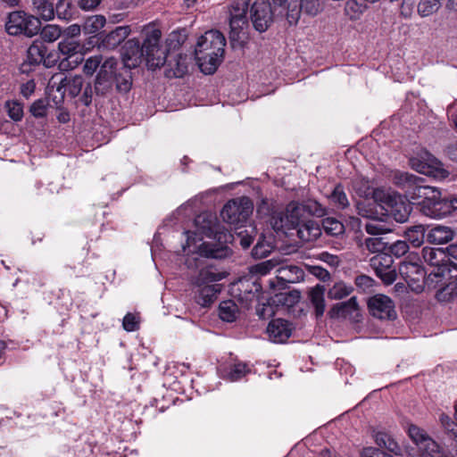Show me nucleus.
Wrapping results in <instances>:
<instances>
[{
    "label": "nucleus",
    "mask_w": 457,
    "mask_h": 457,
    "mask_svg": "<svg viewBox=\"0 0 457 457\" xmlns=\"http://www.w3.org/2000/svg\"><path fill=\"white\" fill-rule=\"evenodd\" d=\"M358 303L356 297H351L348 301L336 304L329 311L331 318H353L358 315Z\"/></svg>",
    "instance_id": "25"
},
{
    "label": "nucleus",
    "mask_w": 457,
    "mask_h": 457,
    "mask_svg": "<svg viewBox=\"0 0 457 457\" xmlns=\"http://www.w3.org/2000/svg\"><path fill=\"white\" fill-rule=\"evenodd\" d=\"M102 63V56L95 55L87 58L83 65V72L87 76H92Z\"/></svg>",
    "instance_id": "50"
},
{
    "label": "nucleus",
    "mask_w": 457,
    "mask_h": 457,
    "mask_svg": "<svg viewBox=\"0 0 457 457\" xmlns=\"http://www.w3.org/2000/svg\"><path fill=\"white\" fill-rule=\"evenodd\" d=\"M121 56L122 62L127 68L133 69L137 67L145 56L140 42L137 39L128 40L123 46Z\"/></svg>",
    "instance_id": "19"
},
{
    "label": "nucleus",
    "mask_w": 457,
    "mask_h": 457,
    "mask_svg": "<svg viewBox=\"0 0 457 457\" xmlns=\"http://www.w3.org/2000/svg\"><path fill=\"white\" fill-rule=\"evenodd\" d=\"M302 11L303 10L301 6L299 0H293L288 4L287 19L289 24L293 25L297 23Z\"/></svg>",
    "instance_id": "47"
},
{
    "label": "nucleus",
    "mask_w": 457,
    "mask_h": 457,
    "mask_svg": "<svg viewBox=\"0 0 457 457\" xmlns=\"http://www.w3.org/2000/svg\"><path fill=\"white\" fill-rule=\"evenodd\" d=\"M62 35V29L56 25H47L41 32L42 38L46 42H54Z\"/></svg>",
    "instance_id": "49"
},
{
    "label": "nucleus",
    "mask_w": 457,
    "mask_h": 457,
    "mask_svg": "<svg viewBox=\"0 0 457 457\" xmlns=\"http://www.w3.org/2000/svg\"><path fill=\"white\" fill-rule=\"evenodd\" d=\"M225 45V37L218 30H209L198 38L195 54L202 72H215L223 58Z\"/></svg>",
    "instance_id": "2"
},
{
    "label": "nucleus",
    "mask_w": 457,
    "mask_h": 457,
    "mask_svg": "<svg viewBox=\"0 0 457 457\" xmlns=\"http://www.w3.org/2000/svg\"><path fill=\"white\" fill-rule=\"evenodd\" d=\"M370 314L379 320H392L396 318L395 303L385 295H375L368 301Z\"/></svg>",
    "instance_id": "15"
},
{
    "label": "nucleus",
    "mask_w": 457,
    "mask_h": 457,
    "mask_svg": "<svg viewBox=\"0 0 457 457\" xmlns=\"http://www.w3.org/2000/svg\"><path fill=\"white\" fill-rule=\"evenodd\" d=\"M325 287L321 285H317L314 287L311 288L309 292V298L315 308V313L317 317H320L323 315L325 312Z\"/></svg>",
    "instance_id": "30"
},
{
    "label": "nucleus",
    "mask_w": 457,
    "mask_h": 457,
    "mask_svg": "<svg viewBox=\"0 0 457 457\" xmlns=\"http://www.w3.org/2000/svg\"><path fill=\"white\" fill-rule=\"evenodd\" d=\"M46 54V47L42 42L35 41L28 49V60L32 64H39L41 62L44 65L50 67L55 62L51 60V54Z\"/></svg>",
    "instance_id": "24"
},
{
    "label": "nucleus",
    "mask_w": 457,
    "mask_h": 457,
    "mask_svg": "<svg viewBox=\"0 0 457 457\" xmlns=\"http://www.w3.org/2000/svg\"><path fill=\"white\" fill-rule=\"evenodd\" d=\"M83 85L84 79L82 76H65L60 79L58 85L56 86V90L62 95H64L66 92H68L71 97H75L79 96L82 90Z\"/></svg>",
    "instance_id": "22"
},
{
    "label": "nucleus",
    "mask_w": 457,
    "mask_h": 457,
    "mask_svg": "<svg viewBox=\"0 0 457 457\" xmlns=\"http://www.w3.org/2000/svg\"><path fill=\"white\" fill-rule=\"evenodd\" d=\"M406 239L415 247L420 246L425 238V228L422 225H415L405 230Z\"/></svg>",
    "instance_id": "35"
},
{
    "label": "nucleus",
    "mask_w": 457,
    "mask_h": 457,
    "mask_svg": "<svg viewBox=\"0 0 457 457\" xmlns=\"http://www.w3.org/2000/svg\"><path fill=\"white\" fill-rule=\"evenodd\" d=\"M392 263V257L386 253L376 254L370 260V264L371 268L375 270L376 274H378L391 268Z\"/></svg>",
    "instance_id": "37"
},
{
    "label": "nucleus",
    "mask_w": 457,
    "mask_h": 457,
    "mask_svg": "<svg viewBox=\"0 0 457 457\" xmlns=\"http://www.w3.org/2000/svg\"><path fill=\"white\" fill-rule=\"evenodd\" d=\"M361 246L363 249L372 253H383L386 248V243L381 237H368L364 240Z\"/></svg>",
    "instance_id": "44"
},
{
    "label": "nucleus",
    "mask_w": 457,
    "mask_h": 457,
    "mask_svg": "<svg viewBox=\"0 0 457 457\" xmlns=\"http://www.w3.org/2000/svg\"><path fill=\"white\" fill-rule=\"evenodd\" d=\"M306 209L314 215H323V210L320 208V205L316 202L309 203L307 205L291 202L287 204L284 212H275L272 215L270 224L273 229L285 234H287L290 230H295L300 222H302Z\"/></svg>",
    "instance_id": "3"
},
{
    "label": "nucleus",
    "mask_w": 457,
    "mask_h": 457,
    "mask_svg": "<svg viewBox=\"0 0 457 457\" xmlns=\"http://www.w3.org/2000/svg\"><path fill=\"white\" fill-rule=\"evenodd\" d=\"M116 65V59L112 57L107 58L102 63L95 81V92L96 95L105 96L112 90Z\"/></svg>",
    "instance_id": "14"
},
{
    "label": "nucleus",
    "mask_w": 457,
    "mask_h": 457,
    "mask_svg": "<svg viewBox=\"0 0 457 457\" xmlns=\"http://www.w3.org/2000/svg\"><path fill=\"white\" fill-rule=\"evenodd\" d=\"M439 420L442 427L446 430V432L454 436V449L455 454L457 456V428L455 422L453 421V420L445 413L440 414Z\"/></svg>",
    "instance_id": "46"
},
{
    "label": "nucleus",
    "mask_w": 457,
    "mask_h": 457,
    "mask_svg": "<svg viewBox=\"0 0 457 457\" xmlns=\"http://www.w3.org/2000/svg\"><path fill=\"white\" fill-rule=\"evenodd\" d=\"M81 28L78 24H72L66 28L62 33V38H75L80 35Z\"/></svg>",
    "instance_id": "62"
},
{
    "label": "nucleus",
    "mask_w": 457,
    "mask_h": 457,
    "mask_svg": "<svg viewBox=\"0 0 457 457\" xmlns=\"http://www.w3.org/2000/svg\"><path fill=\"white\" fill-rule=\"evenodd\" d=\"M442 0H420L418 4V13L421 17H428L440 8Z\"/></svg>",
    "instance_id": "41"
},
{
    "label": "nucleus",
    "mask_w": 457,
    "mask_h": 457,
    "mask_svg": "<svg viewBox=\"0 0 457 457\" xmlns=\"http://www.w3.org/2000/svg\"><path fill=\"white\" fill-rule=\"evenodd\" d=\"M373 283L374 280L366 275H360L355 278V285L363 291L371 288L373 287Z\"/></svg>",
    "instance_id": "59"
},
{
    "label": "nucleus",
    "mask_w": 457,
    "mask_h": 457,
    "mask_svg": "<svg viewBox=\"0 0 457 457\" xmlns=\"http://www.w3.org/2000/svg\"><path fill=\"white\" fill-rule=\"evenodd\" d=\"M352 187L354 193L367 200L370 196L373 197V189L370 186V183L368 179L362 177L355 178L352 182Z\"/></svg>",
    "instance_id": "33"
},
{
    "label": "nucleus",
    "mask_w": 457,
    "mask_h": 457,
    "mask_svg": "<svg viewBox=\"0 0 457 457\" xmlns=\"http://www.w3.org/2000/svg\"><path fill=\"white\" fill-rule=\"evenodd\" d=\"M32 11L45 21H51L54 17V8L48 0H31Z\"/></svg>",
    "instance_id": "32"
},
{
    "label": "nucleus",
    "mask_w": 457,
    "mask_h": 457,
    "mask_svg": "<svg viewBox=\"0 0 457 457\" xmlns=\"http://www.w3.org/2000/svg\"><path fill=\"white\" fill-rule=\"evenodd\" d=\"M328 197L330 204L337 209L344 210L350 205L347 195L341 185H337Z\"/></svg>",
    "instance_id": "34"
},
{
    "label": "nucleus",
    "mask_w": 457,
    "mask_h": 457,
    "mask_svg": "<svg viewBox=\"0 0 457 457\" xmlns=\"http://www.w3.org/2000/svg\"><path fill=\"white\" fill-rule=\"evenodd\" d=\"M365 230L368 234L373 236L383 235L390 231L385 225L378 222L377 220H371L367 222L365 224Z\"/></svg>",
    "instance_id": "52"
},
{
    "label": "nucleus",
    "mask_w": 457,
    "mask_h": 457,
    "mask_svg": "<svg viewBox=\"0 0 457 457\" xmlns=\"http://www.w3.org/2000/svg\"><path fill=\"white\" fill-rule=\"evenodd\" d=\"M410 165L419 173L433 177L438 180L446 179L450 174L439 160L424 150L417 156L410 159Z\"/></svg>",
    "instance_id": "8"
},
{
    "label": "nucleus",
    "mask_w": 457,
    "mask_h": 457,
    "mask_svg": "<svg viewBox=\"0 0 457 457\" xmlns=\"http://www.w3.org/2000/svg\"><path fill=\"white\" fill-rule=\"evenodd\" d=\"M253 203L245 196L228 201L221 210L222 220L236 227L241 228L253 212Z\"/></svg>",
    "instance_id": "7"
},
{
    "label": "nucleus",
    "mask_w": 457,
    "mask_h": 457,
    "mask_svg": "<svg viewBox=\"0 0 457 457\" xmlns=\"http://www.w3.org/2000/svg\"><path fill=\"white\" fill-rule=\"evenodd\" d=\"M418 178L419 177L408 172L396 171L394 173L393 182L395 185L402 187L406 194L407 189H410V187L416 183Z\"/></svg>",
    "instance_id": "38"
},
{
    "label": "nucleus",
    "mask_w": 457,
    "mask_h": 457,
    "mask_svg": "<svg viewBox=\"0 0 457 457\" xmlns=\"http://www.w3.org/2000/svg\"><path fill=\"white\" fill-rule=\"evenodd\" d=\"M408 434L413 443L418 446L420 452H437L438 444L429 437L420 428L411 425L408 428Z\"/></svg>",
    "instance_id": "20"
},
{
    "label": "nucleus",
    "mask_w": 457,
    "mask_h": 457,
    "mask_svg": "<svg viewBox=\"0 0 457 457\" xmlns=\"http://www.w3.org/2000/svg\"><path fill=\"white\" fill-rule=\"evenodd\" d=\"M224 275L220 272H214L211 269H203L194 280L195 287V301L203 306H209L220 292V286L218 284H209L222 279Z\"/></svg>",
    "instance_id": "4"
},
{
    "label": "nucleus",
    "mask_w": 457,
    "mask_h": 457,
    "mask_svg": "<svg viewBox=\"0 0 457 457\" xmlns=\"http://www.w3.org/2000/svg\"><path fill=\"white\" fill-rule=\"evenodd\" d=\"M365 0H348L345 5V14L351 21H358L368 10Z\"/></svg>",
    "instance_id": "31"
},
{
    "label": "nucleus",
    "mask_w": 457,
    "mask_h": 457,
    "mask_svg": "<svg viewBox=\"0 0 457 457\" xmlns=\"http://www.w3.org/2000/svg\"><path fill=\"white\" fill-rule=\"evenodd\" d=\"M356 209L359 215L370 220H378V212L375 209V204L370 202L359 201L356 203Z\"/></svg>",
    "instance_id": "43"
},
{
    "label": "nucleus",
    "mask_w": 457,
    "mask_h": 457,
    "mask_svg": "<svg viewBox=\"0 0 457 457\" xmlns=\"http://www.w3.org/2000/svg\"><path fill=\"white\" fill-rule=\"evenodd\" d=\"M6 108L10 118L13 120H21L23 117V108L21 104L17 102H7Z\"/></svg>",
    "instance_id": "53"
},
{
    "label": "nucleus",
    "mask_w": 457,
    "mask_h": 457,
    "mask_svg": "<svg viewBox=\"0 0 457 457\" xmlns=\"http://www.w3.org/2000/svg\"><path fill=\"white\" fill-rule=\"evenodd\" d=\"M30 112L37 118L44 117L46 113V104L44 100H37L30 107Z\"/></svg>",
    "instance_id": "57"
},
{
    "label": "nucleus",
    "mask_w": 457,
    "mask_h": 457,
    "mask_svg": "<svg viewBox=\"0 0 457 457\" xmlns=\"http://www.w3.org/2000/svg\"><path fill=\"white\" fill-rule=\"evenodd\" d=\"M424 179L418 178L417 181L413 186L407 189V196L413 202H416L420 206V212H422V204H427V202L430 201L431 197H435L438 195V188L430 186L423 185Z\"/></svg>",
    "instance_id": "18"
},
{
    "label": "nucleus",
    "mask_w": 457,
    "mask_h": 457,
    "mask_svg": "<svg viewBox=\"0 0 457 457\" xmlns=\"http://www.w3.org/2000/svg\"><path fill=\"white\" fill-rule=\"evenodd\" d=\"M353 292V287L345 282H337L328 290V296L330 299L339 300L348 296Z\"/></svg>",
    "instance_id": "42"
},
{
    "label": "nucleus",
    "mask_w": 457,
    "mask_h": 457,
    "mask_svg": "<svg viewBox=\"0 0 457 457\" xmlns=\"http://www.w3.org/2000/svg\"><path fill=\"white\" fill-rule=\"evenodd\" d=\"M267 333L272 342L284 343L290 337L292 328L287 320L276 319L269 323Z\"/></svg>",
    "instance_id": "21"
},
{
    "label": "nucleus",
    "mask_w": 457,
    "mask_h": 457,
    "mask_svg": "<svg viewBox=\"0 0 457 457\" xmlns=\"http://www.w3.org/2000/svg\"><path fill=\"white\" fill-rule=\"evenodd\" d=\"M373 200L387 215L392 216L397 222L407 220L410 210L403 201L400 195L390 189L376 188L373 192Z\"/></svg>",
    "instance_id": "5"
},
{
    "label": "nucleus",
    "mask_w": 457,
    "mask_h": 457,
    "mask_svg": "<svg viewBox=\"0 0 457 457\" xmlns=\"http://www.w3.org/2000/svg\"><path fill=\"white\" fill-rule=\"evenodd\" d=\"M390 253L395 257H402L409 251V245L406 241L398 240L389 247Z\"/></svg>",
    "instance_id": "56"
},
{
    "label": "nucleus",
    "mask_w": 457,
    "mask_h": 457,
    "mask_svg": "<svg viewBox=\"0 0 457 457\" xmlns=\"http://www.w3.org/2000/svg\"><path fill=\"white\" fill-rule=\"evenodd\" d=\"M297 237L305 242L313 241L320 235V229L313 221L300 222L295 228Z\"/></svg>",
    "instance_id": "28"
},
{
    "label": "nucleus",
    "mask_w": 457,
    "mask_h": 457,
    "mask_svg": "<svg viewBox=\"0 0 457 457\" xmlns=\"http://www.w3.org/2000/svg\"><path fill=\"white\" fill-rule=\"evenodd\" d=\"M250 372L251 369L244 362H236L219 369L220 376L231 382L243 378Z\"/></svg>",
    "instance_id": "23"
},
{
    "label": "nucleus",
    "mask_w": 457,
    "mask_h": 457,
    "mask_svg": "<svg viewBox=\"0 0 457 457\" xmlns=\"http://www.w3.org/2000/svg\"><path fill=\"white\" fill-rule=\"evenodd\" d=\"M454 235V230L450 227L437 225L428 231L427 239L431 244L443 245L453 240Z\"/></svg>",
    "instance_id": "26"
},
{
    "label": "nucleus",
    "mask_w": 457,
    "mask_h": 457,
    "mask_svg": "<svg viewBox=\"0 0 457 457\" xmlns=\"http://www.w3.org/2000/svg\"><path fill=\"white\" fill-rule=\"evenodd\" d=\"M374 440L379 447L385 448L395 455L402 454L400 445L391 435L386 432H377L374 435Z\"/></svg>",
    "instance_id": "29"
},
{
    "label": "nucleus",
    "mask_w": 457,
    "mask_h": 457,
    "mask_svg": "<svg viewBox=\"0 0 457 457\" xmlns=\"http://www.w3.org/2000/svg\"><path fill=\"white\" fill-rule=\"evenodd\" d=\"M382 281L386 285L393 284L397 277L396 271L392 267L387 269L386 270H384L378 274H377Z\"/></svg>",
    "instance_id": "60"
},
{
    "label": "nucleus",
    "mask_w": 457,
    "mask_h": 457,
    "mask_svg": "<svg viewBox=\"0 0 457 457\" xmlns=\"http://www.w3.org/2000/svg\"><path fill=\"white\" fill-rule=\"evenodd\" d=\"M237 306L233 301L228 300L220 303L219 315L222 320L228 322L234 321L237 318Z\"/></svg>",
    "instance_id": "36"
},
{
    "label": "nucleus",
    "mask_w": 457,
    "mask_h": 457,
    "mask_svg": "<svg viewBox=\"0 0 457 457\" xmlns=\"http://www.w3.org/2000/svg\"><path fill=\"white\" fill-rule=\"evenodd\" d=\"M58 49L63 58L60 61L61 70H72L83 61L84 46L75 38H62L58 44Z\"/></svg>",
    "instance_id": "10"
},
{
    "label": "nucleus",
    "mask_w": 457,
    "mask_h": 457,
    "mask_svg": "<svg viewBox=\"0 0 457 457\" xmlns=\"http://www.w3.org/2000/svg\"><path fill=\"white\" fill-rule=\"evenodd\" d=\"M253 24L256 30L265 31L272 21V11L268 0H256L252 6Z\"/></svg>",
    "instance_id": "17"
},
{
    "label": "nucleus",
    "mask_w": 457,
    "mask_h": 457,
    "mask_svg": "<svg viewBox=\"0 0 457 457\" xmlns=\"http://www.w3.org/2000/svg\"><path fill=\"white\" fill-rule=\"evenodd\" d=\"M195 231H187V244L183 249H188L189 253H198L201 256L219 258L220 255L218 251L212 248L206 243L197 245L204 237L216 239L219 243H228L233 238V236L220 227L215 215L210 212H203L195 219Z\"/></svg>",
    "instance_id": "1"
},
{
    "label": "nucleus",
    "mask_w": 457,
    "mask_h": 457,
    "mask_svg": "<svg viewBox=\"0 0 457 457\" xmlns=\"http://www.w3.org/2000/svg\"><path fill=\"white\" fill-rule=\"evenodd\" d=\"M304 271L302 268L293 265L286 264L277 270L276 281L270 280V288L276 290L278 288H285L287 284L298 283L303 279Z\"/></svg>",
    "instance_id": "16"
},
{
    "label": "nucleus",
    "mask_w": 457,
    "mask_h": 457,
    "mask_svg": "<svg viewBox=\"0 0 457 457\" xmlns=\"http://www.w3.org/2000/svg\"><path fill=\"white\" fill-rule=\"evenodd\" d=\"M278 303H282L284 304H292L294 300L299 298L298 292H290V293H279L276 295Z\"/></svg>",
    "instance_id": "61"
},
{
    "label": "nucleus",
    "mask_w": 457,
    "mask_h": 457,
    "mask_svg": "<svg viewBox=\"0 0 457 457\" xmlns=\"http://www.w3.org/2000/svg\"><path fill=\"white\" fill-rule=\"evenodd\" d=\"M123 328L128 332L136 331L139 328V316L134 313H127L122 321Z\"/></svg>",
    "instance_id": "51"
},
{
    "label": "nucleus",
    "mask_w": 457,
    "mask_h": 457,
    "mask_svg": "<svg viewBox=\"0 0 457 457\" xmlns=\"http://www.w3.org/2000/svg\"><path fill=\"white\" fill-rule=\"evenodd\" d=\"M130 31L129 26H119L105 36L104 45L109 48H115L128 37Z\"/></svg>",
    "instance_id": "27"
},
{
    "label": "nucleus",
    "mask_w": 457,
    "mask_h": 457,
    "mask_svg": "<svg viewBox=\"0 0 457 457\" xmlns=\"http://www.w3.org/2000/svg\"><path fill=\"white\" fill-rule=\"evenodd\" d=\"M276 262L273 259L268 260L266 262H261L254 267V271L261 274L266 275L269 273L276 265Z\"/></svg>",
    "instance_id": "58"
},
{
    "label": "nucleus",
    "mask_w": 457,
    "mask_h": 457,
    "mask_svg": "<svg viewBox=\"0 0 457 457\" xmlns=\"http://www.w3.org/2000/svg\"><path fill=\"white\" fill-rule=\"evenodd\" d=\"M325 231L332 236H337L344 232L345 227L341 221L335 218H326L322 221Z\"/></svg>",
    "instance_id": "45"
},
{
    "label": "nucleus",
    "mask_w": 457,
    "mask_h": 457,
    "mask_svg": "<svg viewBox=\"0 0 457 457\" xmlns=\"http://www.w3.org/2000/svg\"><path fill=\"white\" fill-rule=\"evenodd\" d=\"M105 22L104 16L92 15L85 21L83 29L87 34H95L104 27Z\"/></svg>",
    "instance_id": "39"
},
{
    "label": "nucleus",
    "mask_w": 457,
    "mask_h": 457,
    "mask_svg": "<svg viewBox=\"0 0 457 457\" xmlns=\"http://www.w3.org/2000/svg\"><path fill=\"white\" fill-rule=\"evenodd\" d=\"M161 30L154 27L145 29V38L141 48L150 67H161L165 63V57L156 54L160 52Z\"/></svg>",
    "instance_id": "11"
},
{
    "label": "nucleus",
    "mask_w": 457,
    "mask_h": 457,
    "mask_svg": "<svg viewBox=\"0 0 457 457\" xmlns=\"http://www.w3.org/2000/svg\"><path fill=\"white\" fill-rule=\"evenodd\" d=\"M102 0H79V6L84 11H92L96 9Z\"/></svg>",
    "instance_id": "63"
},
{
    "label": "nucleus",
    "mask_w": 457,
    "mask_h": 457,
    "mask_svg": "<svg viewBox=\"0 0 457 457\" xmlns=\"http://www.w3.org/2000/svg\"><path fill=\"white\" fill-rule=\"evenodd\" d=\"M254 232V228L250 227V229L241 230L237 233V240L239 241L240 245L243 248H248L253 243V233Z\"/></svg>",
    "instance_id": "54"
},
{
    "label": "nucleus",
    "mask_w": 457,
    "mask_h": 457,
    "mask_svg": "<svg viewBox=\"0 0 457 457\" xmlns=\"http://www.w3.org/2000/svg\"><path fill=\"white\" fill-rule=\"evenodd\" d=\"M5 29L7 33L12 36L24 34L28 37H33L39 32L41 22L39 18L34 15L16 11L9 14Z\"/></svg>",
    "instance_id": "6"
},
{
    "label": "nucleus",
    "mask_w": 457,
    "mask_h": 457,
    "mask_svg": "<svg viewBox=\"0 0 457 457\" xmlns=\"http://www.w3.org/2000/svg\"><path fill=\"white\" fill-rule=\"evenodd\" d=\"M303 12L309 15H317L322 10V0H299Z\"/></svg>",
    "instance_id": "48"
},
{
    "label": "nucleus",
    "mask_w": 457,
    "mask_h": 457,
    "mask_svg": "<svg viewBox=\"0 0 457 457\" xmlns=\"http://www.w3.org/2000/svg\"><path fill=\"white\" fill-rule=\"evenodd\" d=\"M424 261L432 268L429 271L427 283L428 285L436 282L438 284L441 278L450 272L447 265V253L442 248L424 247L422 249Z\"/></svg>",
    "instance_id": "9"
},
{
    "label": "nucleus",
    "mask_w": 457,
    "mask_h": 457,
    "mask_svg": "<svg viewBox=\"0 0 457 457\" xmlns=\"http://www.w3.org/2000/svg\"><path fill=\"white\" fill-rule=\"evenodd\" d=\"M248 5L249 0H233L229 5V27L232 39L239 38L240 32L247 25Z\"/></svg>",
    "instance_id": "13"
},
{
    "label": "nucleus",
    "mask_w": 457,
    "mask_h": 457,
    "mask_svg": "<svg viewBox=\"0 0 457 457\" xmlns=\"http://www.w3.org/2000/svg\"><path fill=\"white\" fill-rule=\"evenodd\" d=\"M55 11L60 19L68 20L71 16V4L68 0H59Z\"/></svg>",
    "instance_id": "55"
},
{
    "label": "nucleus",
    "mask_w": 457,
    "mask_h": 457,
    "mask_svg": "<svg viewBox=\"0 0 457 457\" xmlns=\"http://www.w3.org/2000/svg\"><path fill=\"white\" fill-rule=\"evenodd\" d=\"M457 210V198H443L441 191L438 189V195L431 197L427 204H422V213L432 219H443L451 215Z\"/></svg>",
    "instance_id": "12"
},
{
    "label": "nucleus",
    "mask_w": 457,
    "mask_h": 457,
    "mask_svg": "<svg viewBox=\"0 0 457 457\" xmlns=\"http://www.w3.org/2000/svg\"><path fill=\"white\" fill-rule=\"evenodd\" d=\"M274 248L273 242L266 240L264 237H261L257 244L254 245L252 254L254 258L262 259L267 257Z\"/></svg>",
    "instance_id": "40"
},
{
    "label": "nucleus",
    "mask_w": 457,
    "mask_h": 457,
    "mask_svg": "<svg viewBox=\"0 0 457 457\" xmlns=\"http://www.w3.org/2000/svg\"><path fill=\"white\" fill-rule=\"evenodd\" d=\"M386 453L375 447H366L361 453V457H384Z\"/></svg>",
    "instance_id": "64"
}]
</instances>
